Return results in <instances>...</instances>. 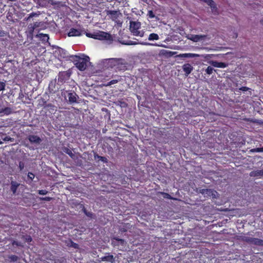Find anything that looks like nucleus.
I'll use <instances>...</instances> for the list:
<instances>
[{"label": "nucleus", "instance_id": "obj_44", "mask_svg": "<svg viewBox=\"0 0 263 263\" xmlns=\"http://www.w3.org/2000/svg\"><path fill=\"white\" fill-rule=\"evenodd\" d=\"M3 141H11V138L9 136H6L5 138L3 139Z\"/></svg>", "mask_w": 263, "mask_h": 263}, {"label": "nucleus", "instance_id": "obj_33", "mask_svg": "<svg viewBox=\"0 0 263 263\" xmlns=\"http://www.w3.org/2000/svg\"><path fill=\"white\" fill-rule=\"evenodd\" d=\"M33 24L34 25L33 26L35 27V29L41 27L42 26L43 24L41 22H36L33 23Z\"/></svg>", "mask_w": 263, "mask_h": 263}, {"label": "nucleus", "instance_id": "obj_32", "mask_svg": "<svg viewBox=\"0 0 263 263\" xmlns=\"http://www.w3.org/2000/svg\"><path fill=\"white\" fill-rule=\"evenodd\" d=\"M83 211L87 216L92 218L93 214L91 212H88L84 207L83 208Z\"/></svg>", "mask_w": 263, "mask_h": 263}, {"label": "nucleus", "instance_id": "obj_51", "mask_svg": "<svg viewBox=\"0 0 263 263\" xmlns=\"http://www.w3.org/2000/svg\"><path fill=\"white\" fill-rule=\"evenodd\" d=\"M20 166L21 168H22V167H21L22 165H21V164H20Z\"/></svg>", "mask_w": 263, "mask_h": 263}, {"label": "nucleus", "instance_id": "obj_13", "mask_svg": "<svg viewBox=\"0 0 263 263\" xmlns=\"http://www.w3.org/2000/svg\"><path fill=\"white\" fill-rule=\"evenodd\" d=\"M20 183L16 181L12 180L10 182V191L13 195H15L18 187L20 186Z\"/></svg>", "mask_w": 263, "mask_h": 263}, {"label": "nucleus", "instance_id": "obj_34", "mask_svg": "<svg viewBox=\"0 0 263 263\" xmlns=\"http://www.w3.org/2000/svg\"><path fill=\"white\" fill-rule=\"evenodd\" d=\"M147 16L150 18H154L155 17V15L152 10H148L147 13Z\"/></svg>", "mask_w": 263, "mask_h": 263}, {"label": "nucleus", "instance_id": "obj_7", "mask_svg": "<svg viewBox=\"0 0 263 263\" xmlns=\"http://www.w3.org/2000/svg\"><path fill=\"white\" fill-rule=\"evenodd\" d=\"M27 139L31 144L36 145L40 144L42 141V139L39 136L34 135H29L27 136Z\"/></svg>", "mask_w": 263, "mask_h": 263}, {"label": "nucleus", "instance_id": "obj_29", "mask_svg": "<svg viewBox=\"0 0 263 263\" xmlns=\"http://www.w3.org/2000/svg\"><path fill=\"white\" fill-rule=\"evenodd\" d=\"M67 246L70 247H72L74 249H78L79 247V246L78 243L74 242L71 240L69 241V243H68Z\"/></svg>", "mask_w": 263, "mask_h": 263}, {"label": "nucleus", "instance_id": "obj_5", "mask_svg": "<svg viewBox=\"0 0 263 263\" xmlns=\"http://www.w3.org/2000/svg\"><path fill=\"white\" fill-rule=\"evenodd\" d=\"M208 35L206 34L198 35V34H188L186 36L188 40L194 42H198L206 39Z\"/></svg>", "mask_w": 263, "mask_h": 263}, {"label": "nucleus", "instance_id": "obj_27", "mask_svg": "<svg viewBox=\"0 0 263 263\" xmlns=\"http://www.w3.org/2000/svg\"><path fill=\"white\" fill-rule=\"evenodd\" d=\"M38 36L43 41H48L49 39L48 35L46 34L39 33Z\"/></svg>", "mask_w": 263, "mask_h": 263}, {"label": "nucleus", "instance_id": "obj_3", "mask_svg": "<svg viewBox=\"0 0 263 263\" xmlns=\"http://www.w3.org/2000/svg\"><path fill=\"white\" fill-rule=\"evenodd\" d=\"M111 244L114 247L120 250H123L125 248L126 242L123 239L114 237L111 239Z\"/></svg>", "mask_w": 263, "mask_h": 263}, {"label": "nucleus", "instance_id": "obj_15", "mask_svg": "<svg viewBox=\"0 0 263 263\" xmlns=\"http://www.w3.org/2000/svg\"><path fill=\"white\" fill-rule=\"evenodd\" d=\"M68 100L70 103L77 102V95L75 92H69L68 94Z\"/></svg>", "mask_w": 263, "mask_h": 263}, {"label": "nucleus", "instance_id": "obj_14", "mask_svg": "<svg viewBox=\"0 0 263 263\" xmlns=\"http://www.w3.org/2000/svg\"><path fill=\"white\" fill-rule=\"evenodd\" d=\"M81 35V31L79 29L72 28L68 33V36H79Z\"/></svg>", "mask_w": 263, "mask_h": 263}, {"label": "nucleus", "instance_id": "obj_21", "mask_svg": "<svg viewBox=\"0 0 263 263\" xmlns=\"http://www.w3.org/2000/svg\"><path fill=\"white\" fill-rule=\"evenodd\" d=\"M94 158L96 160L98 159L99 160L101 161L103 163H107L108 162V159L105 157H103L99 156L97 154H95L94 155Z\"/></svg>", "mask_w": 263, "mask_h": 263}, {"label": "nucleus", "instance_id": "obj_36", "mask_svg": "<svg viewBox=\"0 0 263 263\" xmlns=\"http://www.w3.org/2000/svg\"><path fill=\"white\" fill-rule=\"evenodd\" d=\"M52 197H41L40 198V200L42 201H50L52 200Z\"/></svg>", "mask_w": 263, "mask_h": 263}, {"label": "nucleus", "instance_id": "obj_38", "mask_svg": "<svg viewBox=\"0 0 263 263\" xmlns=\"http://www.w3.org/2000/svg\"><path fill=\"white\" fill-rule=\"evenodd\" d=\"M28 178L31 180V181H32L33 179H34V175L32 173H31V172H29L28 173Z\"/></svg>", "mask_w": 263, "mask_h": 263}, {"label": "nucleus", "instance_id": "obj_16", "mask_svg": "<svg viewBox=\"0 0 263 263\" xmlns=\"http://www.w3.org/2000/svg\"><path fill=\"white\" fill-rule=\"evenodd\" d=\"M212 65L215 67L225 68L227 67L228 64L224 62H219L217 61H213Z\"/></svg>", "mask_w": 263, "mask_h": 263}, {"label": "nucleus", "instance_id": "obj_9", "mask_svg": "<svg viewBox=\"0 0 263 263\" xmlns=\"http://www.w3.org/2000/svg\"><path fill=\"white\" fill-rule=\"evenodd\" d=\"M58 91V88L57 86L55 80H52L50 82L48 85V91L50 94L55 93Z\"/></svg>", "mask_w": 263, "mask_h": 263}, {"label": "nucleus", "instance_id": "obj_24", "mask_svg": "<svg viewBox=\"0 0 263 263\" xmlns=\"http://www.w3.org/2000/svg\"><path fill=\"white\" fill-rule=\"evenodd\" d=\"M64 152L68 154L71 158L74 159L75 158V155L72 153V151L68 148H65Z\"/></svg>", "mask_w": 263, "mask_h": 263}, {"label": "nucleus", "instance_id": "obj_46", "mask_svg": "<svg viewBox=\"0 0 263 263\" xmlns=\"http://www.w3.org/2000/svg\"><path fill=\"white\" fill-rule=\"evenodd\" d=\"M95 34H91V33H87L86 35L88 37H91V35H94Z\"/></svg>", "mask_w": 263, "mask_h": 263}, {"label": "nucleus", "instance_id": "obj_40", "mask_svg": "<svg viewBox=\"0 0 263 263\" xmlns=\"http://www.w3.org/2000/svg\"><path fill=\"white\" fill-rule=\"evenodd\" d=\"M24 237L25 238L26 242H30L32 241V238L29 235H26L25 236H24Z\"/></svg>", "mask_w": 263, "mask_h": 263}, {"label": "nucleus", "instance_id": "obj_50", "mask_svg": "<svg viewBox=\"0 0 263 263\" xmlns=\"http://www.w3.org/2000/svg\"><path fill=\"white\" fill-rule=\"evenodd\" d=\"M3 143V142L0 140V144H2Z\"/></svg>", "mask_w": 263, "mask_h": 263}, {"label": "nucleus", "instance_id": "obj_12", "mask_svg": "<svg viewBox=\"0 0 263 263\" xmlns=\"http://www.w3.org/2000/svg\"><path fill=\"white\" fill-rule=\"evenodd\" d=\"M182 69L184 72L185 76H188L193 70V67L190 64H185L182 66Z\"/></svg>", "mask_w": 263, "mask_h": 263}, {"label": "nucleus", "instance_id": "obj_23", "mask_svg": "<svg viewBox=\"0 0 263 263\" xmlns=\"http://www.w3.org/2000/svg\"><path fill=\"white\" fill-rule=\"evenodd\" d=\"M148 39L149 41L158 40L159 39V35L156 33H152L149 35Z\"/></svg>", "mask_w": 263, "mask_h": 263}, {"label": "nucleus", "instance_id": "obj_48", "mask_svg": "<svg viewBox=\"0 0 263 263\" xmlns=\"http://www.w3.org/2000/svg\"><path fill=\"white\" fill-rule=\"evenodd\" d=\"M260 23L262 25H263V20L260 21Z\"/></svg>", "mask_w": 263, "mask_h": 263}, {"label": "nucleus", "instance_id": "obj_22", "mask_svg": "<svg viewBox=\"0 0 263 263\" xmlns=\"http://www.w3.org/2000/svg\"><path fill=\"white\" fill-rule=\"evenodd\" d=\"M1 112L4 113L5 115H10L12 112V109L10 107H5L4 108H3Z\"/></svg>", "mask_w": 263, "mask_h": 263}, {"label": "nucleus", "instance_id": "obj_4", "mask_svg": "<svg viewBox=\"0 0 263 263\" xmlns=\"http://www.w3.org/2000/svg\"><path fill=\"white\" fill-rule=\"evenodd\" d=\"M91 37L99 40H110L111 39L110 34L104 31H100L94 35H91Z\"/></svg>", "mask_w": 263, "mask_h": 263}, {"label": "nucleus", "instance_id": "obj_11", "mask_svg": "<svg viewBox=\"0 0 263 263\" xmlns=\"http://www.w3.org/2000/svg\"><path fill=\"white\" fill-rule=\"evenodd\" d=\"M123 59L120 58H111L108 59V63L111 67H115L120 64H122Z\"/></svg>", "mask_w": 263, "mask_h": 263}, {"label": "nucleus", "instance_id": "obj_31", "mask_svg": "<svg viewBox=\"0 0 263 263\" xmlns=\"http://www.w3.org/2000/svg\"><path fill=\"white\" fill-rule=\"evenodd\" d=\"M39 15V14L35 13V12H32L30 13L28 15V16L26 18V21H29L30 19L34 16H37Z\"/></svg>", "mask_w": 263, "mask_h": 263}, {"label": "nucleus", "instance_id": "obj_19", "mask_svg": "<svg viewBox=\"0 0 263 263\" xmlns=\"http://www.w3.org/2000/svg\"><path fill=\"white\" fill-rule=\"evenodd\" d=\"M179 56L181 58H191L198 57L199 55L197 54H196V53H186L180 54Z\"/></svg>", "mask_w": 263, "mask_h": 263}, {"label": "nucleus", "instance_id": "obj_1", "mask_svg": "<svg viewBox=\"0 0 263 263\" xmlns=\"http://www.w3.org/2000/svg\"><path fill=\"white\" fill-rule=\"evenodd\" d=\"M83 56V58L76 55H72L70 57V60L80 71H84L86 69L87 64L89 61V57L84 54Z\"/></svg>", "mask_w": 263, "mask_h": 263}, {"label": "nucleus", "instance_id": "obj_25", "mask_svg": "<svg viewBox=\"0 0 263 263\" xmlns=\"http://www.w3.org/2000/svg\"><path fill=\"white\" fill-rule=\"evenodd\" d=\"M102 259L103 261H110L111 262H112L114 260V256L112 255L104 256Z\"/></svg>", "mask_w": 263, "mask_h": 263}, {"label": "nucleus", "instance_id": "obj_41", "mask_svg": "<svg viewBox=\"0 0 263 263\" xmlns=\"http://www.w3.org/2000/svg\"><path fill=\"white\" fill-rule=\"evenodd\" d=\"M253 152H257V153L263 152V147H257V148H254L253 149Z\"/></svg>", "mask_w": 263, "mask_h": 263}, {"label": "nucleus", "instance_id": "obj_6", "mask_svg": "<svg viewBox=\"0 0 263 263\" xmlns=\"http://www.w3.org/2000/svg\"><path fill=\"white\" fill-rule=\"evenodd\" d=\"M70 77V73L68 71L60 72L58 75V81L63 83L68 80Z\"/></svg>", "mask_w": 263, "mask_h": 263}, {"label": "nucleus", "instance_id": "obj_39", "mask_svg": "<svg viewBox=\"0 0 263 263\" xmlns=\"http://www.w3.org/2000/svg\"><path fill=\"white\" fill-rule=\"evenodd\" d=\"M6 86L5 82L0 81V91L5 89Z\"/></svg>", "mask_w": 263, "mask_h": 263}, {"label": "nucleus", "instance_id": "obj_49", "mask_svg": "<svg viewBox=\"0 0 263 263\" xmlns=\"http://www.w3.org/2000/svg\"><path fill=\"white\" fill-rule=\"evenodd\" d=\"M143 2L146 3L147 0H141Z\"/></svg>", "mask_w": 263, "mask_h": 263}, {"label": "nucleus", "instance_id": "obj_42", "mask_svg": "<svg viewBox=\"0 0 263 263\" xmlns=\"http://www.w3.org/2000/svg\"><path fill=\"white\" fill-rule=\"evenodd\" d=\"M161 194L163 195V197L164 198H167V199H172V197H171V195L169 194L166 193H164V192H162Z\"/></svg>", "mask_w": 263, "mask_h": 263}, {"label": "nucleus", "instance_id": "obj_47", "mask_svg": "<svg viewBox=\"0 0 263 263\" xmlns=\"http://www.w3.org/2000/svg\"><path fill=\"white\" fill-rule=\"evenodd\" d=\"M142 45H148L149 44L147 43H142Z\"/></svg>", "mask_w": 263, "mask_h": 263}, {"label": "nucleus", "instance_id": "obj_18", "mask_svg": "<svg viewBox=\"0 0 263 263\" xmlns=\"http://www.w3.org/2000/svg\"><path fill=\"white\" fill-rule=\"evenodd\" d=\"M251 177H258L263 176V169L261 170L253 171L250 172Z\"/></svg>", "mask_w": 263, "mask_h": 263}, {"label": "nucleus", "instance_id": "obj_2", "mask_svg": "<svg viewBox=\"0 0 263 263\" xmlns=\"http://www.w3.org/2000/svg\"><path fill=\"white\" fill-rule=\"evenodd\" d=\"M140 27L141 24L140 22L133 21L130 22V30L133 35L141 37L143 36L144 32L138 30Z\"/></svg>", "mask_w": 263, "mask_h": 263}, {"label": "nucleus", "instance_id": "obj_30", "mask_svg": "<svg viewBox=\"0 0 263 263\" xmlns=\"http://www.w3.org/2000/svg\"><path fill=\"white\" fill-rule=\"evenodd\" d=\"M11 243L13 246H16L17 247H23L24 246L22 242H18L16 240H13L12 241Z\"/></svg>", "mask_w": 263, "mask_h": 263}, {"label": "nucleus", "instance_id": "obj_17", "mask_svg": "<svg viewBox=\"0 0 263 263\" xmlns=\"http://www.w3.org/2000/svg\"><path fill=\"white\" fill-rule=\"evenodd\" d=\"M121 78L120 76H117L115 77V79L111 80L110 81L107 82L106 84H104L105 86H110L112 84L117 83L121 80Z\"/></svg>", "mask_w": 263, "mask_h": 263}, {"label": "nucleus", "instance_id": "obj_26", "mask_svg": "<svg viewBox=\"0 0 263 263\" xmlns=\"http://www.w3.org/2000/svg\"><path fill=\"white\" fill-rule=\"evenodd\" d=\"M8 260L10 261V262H15L18 259V257L17 256L15 255H9L8 256Z\"/></svg>", "mask_w": 263, "mask_h": 263}, {"label": "nucleus", "instance_id": "obj_35", "mask_svg": "<svg viewBox=\"0 0 263 263\" xmlns=\"http://www.w3.org/2000/svg\"><path fill=\"white\" fill-rule=\"evenodd\" d=\"M213 70L214 69L212 67L208 66L206 69L205 71L208 74H211L213 73Z\"/></svg>", "mask_w": 263, "mask_h": 263}, {"label": "nucleus", "instance_id": "obj_37", "mask_svg": "<svg viewBox=\"0 0 263 263\" xmlns=\"http://www.w3.org/2000/svg\"><path fill=\"white\" fill-rule=\"evenodd\" d=\"M37 192L39 194L43 195H46L48 193V191H46V190H38Z\"/></svg>", "mask_w": 263, "mask_h": 263}, {"label": "nucleus", "instance_id": "obj_45", "mask_svg": "<svg viewBox=\"0 0 263 263\" xmlns=\"http://www.w3.org/2000/svg\"><path fill=\"white\" fill-rule=\"evenodd\" d=\"M4 32L0 29V36H3Z\"/></svg>", "mask_w": 263, "mask_h": 263}, {"label": "nucleus", "instance_id": "obj_28", "mask_svg": "<svg viewBox=\"0 0 263 263\" xmlns=\"http://www.w3.org/2000/svg\"><path fill=\"white\" fill-rule=\"evenodd\" d=\"M33 24H30L28 27V32L30 35H33L34 30L35 29Z\"/></svg>", "mask_w": 263, "mask_h": 263}, {"label": "nucleus", "instance_id": "obj_43", "mask_svg": "<svg viewBox=\"0 0 263 263\" xmlns=\"http://www.w3.org/2000/svg\"><path fill=\"white\" fill-rule=\"evenodd\" d=\"M249 89V88L246 87V86H242L239 88L240 90H241L242 91H246Z\"/></svg>", "mask_w": 263, "mask_h": 263}, {"label": "nucleus", "instance_id": "obj_8", "mask_svg": "<svg viewBox=\"0 0 263 263\" xmlns=\"http://www.w3.org/2000/svg\"><path fill=\"white\" fill-rule=\"evenodd\" d=\"M246 241L252 245L263 246V240L257 238L253 237H247L246 238Z\"/></svg>", "mask_w": 263, "mask_h": 263}, {"label": "nucleus", "instance_id": "obj_10", "mask_svg": "<svg viewBox=\"0 0 263 263\" xmlns=\"http://www.w3.org/2000/svg\"><path fill=\"white\" fill-rule=\"evenodd\" d=\"M197 192L199 193H201L206 197H210L214 195V191L211 189H198Z\"/></svg>", "mask_w": 263, "mask_h": 263}, {"label": "nucleus", "instance_id": "obj_20", "mask_svg": "<svg viewBox=\"0 0 263 263\" xmlns=\"http://www.w3.org/2000/svg\"><path fill=\"white\" fill-rule=\"evenodd\" d=\"M107 15H110L114 19H117L118 17V11L116 10H108L107 11Z\"/></svg>", "mask_w": 263, "mask_h": 263}]
</instances>
